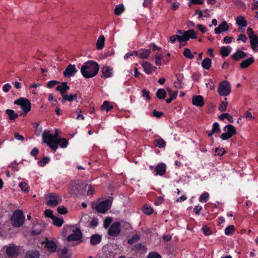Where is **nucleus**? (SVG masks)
<instances>
[{"label":"nucleus","instance_id":"1","mask_svg":"<svg viewBox=\"0 0 258 258\" xmlns=\"http://www.w3.org/2000/svg\"><path fill=\"white\" fill-rule=\"evenodd\" d=\"M99 69V65L97 62L89 60L82 65L81 68V73L85 78H91L97 74Z\"/></svg>","mask_w":258,"mask_h":258},{"label":"nucleus","instance_id":"2","mask_svg":"<svg viewBox=\"0 0 258 258\" xmlns=\"http://www.w3.org/2000/svg\"><path fill=\"white\" fill-rule=\"evenodd\" d=\"M43 142L46 143L52 150L55 152L58 148L56 144L57 134L53 135L50 131H44L42 134Z\"/></svg>","mask_w":258,"mask_h":258},{"label":"nucleus","instance_id":"3","mask_svg":"<svg viewBox=\"0 0 258 258\" xmlns=\"http://www.w3.org/2000/svg\"><path fill=\"white\" fill-rule=\"evenodd\" d=\"M87 186H84L82 182L79 180H74L71 182L69 186V192L70 195L75 196L84 194L86 190Z\"/></svg>","mask_w":258,"mask_h":258},{"label":"nucleus","instance_id":"4","mask_svg":"<svg viewBox=\"0 0 258 258\" xmlns=\"http://www.w3.org/2000/svg\"><path fill=\"white\" fill-rule=\"evenodd\" d=\"M25 221V217L23 212L20 210H16L11 217V223L13 226L19 227L21 226Z\"/></svg>","mask_w":258,"mask_h":258},{"label":"nucleus","instance_id":"5","mask_svg":"<svg viewBox=\"0 0 258 258\" xmlns=\"http://www.w3.org/2000/svg\"><path fill=\"white\" fill-rule=\"evenodd\" d=\"M14 104L20 105L23 109V112L21 113V115L25 116L31 108V103L26 98H21L16 100L15 101Z\"/></svg>","mask_w":258,"mask_h":258},{"label":"nucleus","instance_id":"6","mask_svg":"<svg viewBox=\"0 0 258 258\" xmlns=\"http://www.w3.org/2000/svg\"><path fill=\"white\" fill-rule=\"evenodd\" d=\"M224 133L221 135L220 138L222 140H227L230 139L236 133L235 128L231 124L226 125L223 128Z\"/></svg>","mask_w":258,"mask_h":258},{"label":"nucleus","instance_id":"7","mask_svg":"<svg viewBox=\"0 0 258 258\" xmlns=\"http://www.w3.org/2000/svg\"><path fill=\"white\" fill-rule=\"evenodd\" d=\"M218 93L220 96H226L231 93V86L227 81L221 82L218 88Z\"/></svg>","mask_w":258,"mask_h":258},{"label":"nucleus","instance_id":"8","mask_svg":"<svg viewBox=\"0 0 258 258\" xmlns=\"http://www.w3.org/2000/svg\"><path fill=\"white\" fill-rule=\"evenodd\" d=\"M6 251L7 255L11 258L17 256L20 250V247L16 246L14 244H11L6 246Z\"/></svg>","mask_w":258,"mask_h":258},{"label":"nucleus","instance_id":"9","mask_svg":"<svg viewBox=\"0 0 258 258\" xmlns=\"http://www.w3.org/2000/svg\"><path fill=\"white\" fill-rule=\"evenodd\" d=\"M111 203L109 199L103 201L96 205L95 209L99 213H105L109 208Z\"/></svg>","mask_w":258,"mask_h":258},{"label":"nucleus","instance_id":"10","mask_svg":"<svg viewBox=\"0 0 258 258\" xmlns=\"http://www.w3.org/2000/svg\"><path fill=\"white\" fill-rule=\"evenodd\" d=\"M61 198L55 194H50L48 195L47 205L50 207H55L61 201Z\"/></svg>","mask_w":258,"mask_h":258},{"label":"nucleus","instance_id":"11","mask_svg":"<svg viewBox=\"0 0 258 258\" xmlns=\"http://www.w3.org/2000/svg\"><path fill=\"white\" fill-rule=\"evenodd\" d=\"M120 232V223L115 222L112 223L108 230V234L111 236H116Z\"/></svg>","mask_w":258,"mask_h":258},{"label":"nucleus","instance_id":"12","mask_svg":"<svg viewBox=\"0 0 258 258\" xmlns=\"http://www.w3.org/2000/svg\"><path fill=\"white\" fill-rule=\"evenodd\" d=\"M196 33L192 30L190 29L186 31H184L182 35H179V42L180 43L182 42H185L188 40L190 38H196Z\"/></svg>","mask_w":258,"mask_h":258},{"label":"nucleus","instance_id":"13","mask_svg":"<svg viewBox=\"0 0 258 258\" xmlns=\"http://www.w3.org/2000/svg\"><path fill=\"white\" fill-rule=\"evenodd\" d=\"M78 72L75 64H70L63 72V76L66 78H70L75 76Z\"/></svg>","mask_w":258,"mask_h":258},{"label":"nucleus","instance_id":"14","mask_svg":"<svg viewBox=\"0 0 258 258\" xmlns=\"http://www.w3.org/2000/svg\"><path fill=\"white\" fill-rule=\"evenodd\" d=\"M81 238V232L80 229L77 228L73 230L72 234L67 237V239L68 241H76L79 240Z\"/></svg>","mask_w":258,"mask_h":258},{"label":"nucleus","instance_id":"15","mask_svg":"<svg viewBox=\"0 0 258 258\" xmlns=\"http://www.w3.org/2000/svg\"><path fill=\"white\" fill-rule=\"evenodd\" d=\"M166 171V166L165 163L161 162L158 163L154 170V175L155 176H163L165 174Z\"/></svg>","mask_w":258,"mask_h":258},{"label":"nucleus","instance_id":"16","mask_svg":"<svg viewBox=\"0 0 258 258\" xmlns=\"http://www.w3.org/2000/svg\"><path fill=\"white\" fill-rule=\"evenodd\" d=\"M44 244L45 247L49 252L53 253L56 251L57 245L54 241L46 239L44 241Z\"/></svg>","mask_w":258,"mask_h":258},{"label":"nucleus","instance_id":"17","mask_svg":"<svg viewBox=\"0 0 258 258\" xmlns=\"http://www.w3.org/2000/svg\"><path fill=\"white\" fill-rule=\"evenodd\" d=\"M151 51L149 49L141 48L136 50V56L142 59H147L150 55Z\"/></svg>","mask_w":258,"mask_h":258},{"label":"nucleus","instance_id":"18","mask_svg":"<svg viewBox=\"0 0 258 258\" xmlns=\"http://www.w3.org/2000/svg\"><path fill=\"white\" fill-rule=\"evenodd\" d=\"M141 65L143 67L145 73L147 74H151L154 69L156 68V67L153 66L151 63L146 61H142Z\"/></svg>","mask_w":258,"mask_h":258},{"label":"nucleus","instance_id":"19","mask_svg":"<svg viewBox=\"0 0 258 258\" xmlns=\"http://www.w3.org/2000/svg\"><path fill=\"white\" fill-rule=\"evenodd\" d=\"M102 75L101 77L102 78H110L112 76L113 71L112 69L108 66H104L101 69Z\"/></svg>","mask_w":258,"mask_h":258},{"label":"nucleus","instance_id":"20","mask_svg":"<svg viewBox=\"0 0 258 258\" xmlns=\"http://www.w3.org/2000/svg\"><path fill=\"white\" fill-rule=\"evenodd\" d=\"M229 29V26L225 21H223L218 27L214 30L216 34H220L224 31H226Z\"/></svg>","mask_w":258,"mask_h":258},{"label":"nucleus","instance_id":"21","mask_svg":"<svg viewBox=\"0 0 258 258\" xmlns=\"http://www.w3.org/2000/svg\"><path fill=\"white\" fill-rule=\"evenodd\" d=\"M192 104L198 107H202L204 104L203 97L201 95L194 96L192 99Z\"/></svg>","mask_w":258,"mask_h":258},{"label":"nucleus","instance_id":"22","mask_svg":"<svg viewBox=\"0 0 258 258\" xmlns=\"http://www.w3.org/2000/svg\"><path fill=\"white\" fill-rule=\"evenodd\" d=\"M69 89L70 87L68 85L67 83L63 82L56 87V90L60 92L61 97H62V95H65L66 93Z\"/></svg>","mask_w":258,"mask_h":258},{"label":"nucleus","instance_id":"23","mask_svg":"<svg viewBox=\"0 0 258 258\" xmlns=\"http://www.w3.org/2000/svg\"><path fill=\"white\" fill-rule=\"evenodd\" d=\"M254 61V59L253 57H249L247 59H246L240 63V68L241 69H245L248 67L250 64H251Z\"/></svg>","mask_w":258,"mask_h":258},{"label":"nucleus","instance_id":"24","mask_svg":"<svg viewBox=\"0 0 258 258\" xmlns=\"http://www.w3.org/2000/svg\"><path fill=\"white\" fill-rule=\"evenodd\" d=\"M250 43L251 48L254 51L258 50V37H250Z\"/></svg>","mask_w":258,"mask_h":258},{"label":"nucleus","instance_id":"25","mask_svg":"<svg viewBox=\"0 0 258 258\" xmlns=\"http://www.w3.org/2000/svg\"><path fill=\"white\" fill-rule=\"evenodd\" d=\"M58 255L59 258H71V254L68 252V249L63 247L58 250Z\"/></svg>","mask_w":258,"mask_h":258},{"label":"nucleus","instance_id":"26","mask_svg":"<svg viewBox=\"0 0 258 258\" xmlns=\"http://www.w3.org/2000/svg\"><path fill=\"white\" fill-rule=\"evenodd\" d=\"M102 237L99 234H93L90 237V243L95 245L99 243L101 240Z\"/></svg>","mask_w":258,"mask_h":258},{"label":"nucleus","instance_id":"27","mask_svg":"<svg viewBox=\"0 0 258 258\" xmlns=\"http://www.w3.org/2000/svg\"><path fill=\"white\" fill-rule=\"evenodd\" d=\"M236 24L241 27H246L247 25L246 21L245 20L244 17L239 16L236 19Z\"/></svg>","mask_w":258,"mask_h":258},{"label":"nucleus","instance_id":"28","mask_svg":"<svg viewBox=\"0 0 258 258\" xmlns=\"http://www.w3.org/2000/svg\"><path fill=\"white\" fill-rule=\"evenodd\" d=\"M246 56V54L244 51L237 50L232 55V58L235 60H238Z\"/></svg>","mask_w":258,"mask_h":258},{"label":"nucleus","instance_id":"29","mask_svg":"<svg viewBox=\"0 0 258 258\" xmlns=\"http://www.w3.org/2000/svg\"><path fill=\"white\" fill-rule=\"evenodd\" d=\"M24 258H39V253L37 250H28L26 253Z\"/></svg>","mask_w":258,"mask_h":258},{"label":"nucleus","instance_id":"30","mask_svg":"<svg viewBox=\"0 0 258 258\" xmlns=\"http://www.w3.org/2000/svg\"><path fill=\"white\" fill-rule=\"evenodd\" d=\"M113 105L108 101H105L101 106V109L106 112L110 111L113 108Z\"/></svg>","mask_w":258,"mask_h":258},{"label":"nucleus","instance_id":"31","mask_svg":"<svg viewBox=\"0 0 258 258\" xmlns=\"http://www.w3.org/2000/svg\"><path fill=\"white\" fill-rule=\"evenodd\" d=\"M105 37L103 35H100L98 38L96 42V47L97 49H102L104 46Z\"/></svg>","mask_w":258,"mask_h":258},{"label":"nucleus","instance_id":"32","mask_svg":"<svg viewBox=\"0 0 258 258\" xmlns=\"http://www.w3.org/2000/svg\"><path fill=\"white\" fill-rule=\"evenodd\" d=\"M231 47L230 46H222L220 49V54L223 57L227 56L230 53Z\"/></svg>","mask_w":258,"mask_h":258},{"label":"nucleus","instance_id":"33","mask_svg":"<svg viewBox=\"0 0 258 258\" xmlns=\"http://www.w3.org/2000/svg\"><path fill=\"white\" fill-rule=\"evenodd\" d=\"M6 113L8 115L9 119L11 120H15L19 116L18 114L15 113V111L12 109H7L6 110Z\"/></svg>","mask_w":258,"mask_h":258},{"label":"nucleus","instance_id":"34","mask_svg":"<svg viewBox=\"0 0 258 258\" xmlns=\"http://www.w3.org/2000/svg\"><path fill=\"white\" fill-rule=\"evenodd\" d=\"M62 99L63 101H68L69 102H72L74 100H76L77 99V95L74 94H65L62 95Z\"/></svg>","mask_w":258,"mask_h":258},{"label":"nucleus","instance_id":"35","mask_svg":"<svg viewBox=\"0 0 258 258\" xmlns=\"http://www.w3.org/2000/svg\"><path fill=\"white\" fill-rule=\"evenodd\" d=\"M211 60L208 57L204 58L202 62V67L206 70H209L211 67Z\"/></svg>","mask_w":258,"mask_h":258},{"label":"nucleus","instance_id":"36","mask_svg":"<svg viewBox=\"0 0 258 258\" xmlns=\"http://www.w3.org/2000/svg\"><path fill=\"white\" fill-rule=\"evenodd\" d=\"M143 212L146 215H151L153 213V208L150 205L145 204L143 207Z\"/></svg>","mask_w":258,"mask_h":258},{"label":"nucleus","instance_id":"37","mask_svg":"<svg viewBox=\"0 0 258 258\" xmlns=\"http://www.w3.org/2000/svg\"><path fill=\"white\" fill-rule=\"evenodd\" d=\"M56 144L61 148H65L68 145V141L65 138H60L56 140Z\"/></svg>","mask_w":258,"mask_h":258},{"label":"nucleus","instance_id":"38","mask_svg":"<svg viewBox=\"0 0 258 258\" xmlns=\"http://www.w3.org/2000/svg\"><path fill=\"white\" fill-rule=\"evenodd\" d=\"M154 144L156 147L160 148H164L166 143L163 139H158L154 141Z\"/></svg>","mask_w":258,"mask_h":258},{"label":"nucleus","instance_id":"39","mask_svg":"<svg viewBox=\"0 0 258 258\" xmlns=\"http://www.w3.org/2000/svg\"><path fill=\"white\" fill-rule=\"evenodd\" d=\"M156 96L159 99H164L166 96V92L164 89H159L156 92Z\"/></svg>","mask_w":258,"mask_h":258},{"label":"nucleus","instance_id":"40","mask_svg":"<svg viewBox=\"0 0 258 258\" xmlns=\"http://www.w3.org/2000/svg\"><path fill=\"white\" fill-rule=\"evenodd\" d=\"M183 54L185 58L191 59L194 58V55L189 48H185L183 52Z\"/></svg>","mask_w":258,"mask_h":258},{"label":"nucleus","instance_id":"41","mask_svg":"<svg viewBox=\"0 0 258 258\" xmlns=\"http://www.w3.org/2000/svg\"><path fill=\"white\" fill-rule=\"evenodd\" d=\"M219 118L221 120H223L224 119L226 118V119H227L228 120V121L230 122H233V117L230 114L227 113H225L221 114L219 116Z\"/></svg>","mask_w":258,"mask_h":258},{"label":"nucleus","instance_id":"42","mask_svg":"<svg viewBox=\"0 0 258 258\" xmlns=\"http://www.w3.org/2000/svg\"><path fill=\"white\" fill-rule=\"evenodd\" d=\"M52 223L58 227H60L63 223V220L62 218H58L54 217L52 219Z\"/></svg>","mask_w":258,"mask_h":258},{"label":"nucleus","instance_id":"43","mask_svg":"<svg viewBox=\"0 0 258 258\" xmlns=\"http://www.w3.org/2000/svg\"><path fill=\"white\" fill-rule=\"evenodd\" d=\"M124 10V8L123 5H118L115 7L114 9V13L116 15H120Z\"/></svg>","mask_w":258,"mask_h":258},{"label":"nucleus","instance_id":"44","mask_svg":"<svg viewBox=\"0 0 258 258\" xmlns=\"http://www.w3.org/2000/svg\"><path fill=\"white\" fill-rule=\"evenodd\" d=\"M19 186L21 189L24 191V192H29V186L27 183L26 182L22 181L19 183Z\"/></svg>","mask_w":258,"mask_h":258},{"label":"nucleus","instance_id":"45","mask_svg":"<svg viewBox=\"0 0 258 258\" xmlns=\"http://www.w3.org/2000/svg\"><path fill=\"white\" fill-rule=\"evenodd\" d=\"M235 228L234 225H231L225 229V234L227 235H231L234 232Z\"/></svg>","mask_w":258,"mask_h":258},{"label":"nucleus","instance_id":"46","mask_svg":"<svg viewBox=\"0 0 258 258\" xmlns=\"http://www.w3.org/2000/svg\"><path fill=\"white\" fill-rule=\"evenodd\" d=\"M209 198V194L208 192H205L201 195L199 200L200 202L205 203L208 201Z\"/></svg>","mask_w":258,"mask_h":258},{"label":"nucleus","instance_id":"47","mask_svg":"<svg viewBox=\"0 0 258 258\" xmlns=\"http://www.w3.org/2000/svg\"><path fill=\"white\" fill-rule=\"evenodd\" d=\"M50 161V158L48 157L43 158L41 160L38 161V165L41 167L44 166Z\"/></svg>","mask_w":258,"mask_h":258},{"label":"nucleus","instance_id":"48","mask_svg":"<svg viewBox=\"0 0 258 258\" xmlns=\"http://www.w3.org/2000/svg\"><path fill=\"white\" fill-rule=\"evenodd\" d=\"M163 57V56L162 54L157 53L155 56V64L157 65H161V60H162Z\"/></svg>","mask_w":258,"mask_h":258},{"label":"nucleus","instance_id":"49","mask_svg":"<svg viewBox=\"0 0 258 258\" xmlns=\"http://www.w3.org/2000/svg\"><path fill=\"white\" fill-rule=\"evenodd\" d=\"M243 117H244L248 121H251L254 119V117L252 116L251 112H250L249 111H246L244 113Z\"/></svg>","mask_w":258,"mask_h":258},{"label":"nucleus","instance_id":"50","mask_svg":"<svg viewBox=\"0 0 258 258\" xmlns=\"http://www.w3.org/2000/svg\"><path fill=\"white\" fill-rule=\"evenodd\" d=\"M140 238V237L139 235H134L133 236L132 238L128 240L127 242L129 244H133L139 240Z\"/></svg>","mask_w":258,"mask_h":258},{"label":"nucleus","instance_id":"51","mask_svg":"<svg viewBox=\"0 0 258 258\" xmlns=\"http://www.w3.org/2000/svg\"><path fill=\"white\" fill-rule=\"evenodd\" d=\"M167 90L168 92L170 97L173 100L175 99L177 96L178 91H173L170 88H167Z\"/></svg>","mask_w":258,"mask_h":258},{"label":"nucleus","instance_id":"52","mask_svg":"<svg viewBox=\"0 0 258 258\" xmlns=\"http://www.w3.org/2000/svg\"><path fill=\"white\" fill-rule=\"evenodd\" d=\"M112 219L110 217H107L105 219L103 222V227L104 228L107 229L109 227L110 225Z\"/></svg>","mask_w":258,"mask_h":258},{"label":"nucleus","instance_id":"53","mask_svg":"<svg viewBox=\"0 0 258 258\" xmlns=\"http://www.w3.org/2000/svg\"><path fill=\"white\" fill-rule=\"evenodd\" d=\"M44 214L46 217L50 218L51 219L55 217L53 214L52 211L50 209H46L44 211Z\"/></svg>","mask_w":258,"mask_h":258},{"label":"nucleus","instance_id":"54","mask_svg":"<svg viewBox=\"0 0 258 258\" xmlns=\"http://www.w3.org/2000/svg\"><path fill=\"white\" fill-rule=\"evenodd\" d=\"M147 258H161V256L157 252L153 251L149 253Z\"/></svg>","mask_w":258,"mask_h":258},{"label":"nucleus","instance_id":"55","mask_svg":"<svg viewBox=\"0 0 258 258\" xmlns=\"http://www.w3.org/2000/svg\"><path fill=\"white\" fill-rule=\"evenodd\" d=\"M57 211L59 214H65L68 212L67 208L64 206H60L57 208Z\"/></svg>","mask_w":258,"mask_h":258},{"label":"nucleus","instance_id":"56","mask_svg":"<svg viewBox=\"0 0 258 258\" xmlns=\"http://www.w3.org/2000/svg\"><path fill=\"white\" fill-rule=\"evenodd\" d=\"M227 102L223 101L220 104V105L219 107V110L221 111H225L227 108Z\"/></svg>","mask_w":258,"mask_h":258},{"label":"nucleus","instance_id":"57","mask_svg":"<svg viewBox=\"0 0 258 258\" xmlns=\"http://www.w3.org/2000/svg\"><path fill=\"white\" fill-rule=\"evenodd\" d=\"M134 55H136V50L129 51L126 54H125V55H124V59H127L131 56H132Z\"/></svg>","mask_w":258,"mask_h":258},{"label":"nucleus","instance_id":"58","mask_svg":"<svg viewBox=\"0 0 258 258\" xmlns=\"http://www.w3.org/2000/svg\"><path fill=\"white\" fill-rule=\"evenodd\" d=\"M58 84V82L55 80H52L48 82L47 84V87L48 88H51L54 87L55 85Z\"/></svg>","mask_w":258,"mask_h":258},{"label":"nucleus","instance_id":"59","mask_svg":"<svg viewBox=\"0 0 258 258\" xmlns=\"http://www.w3.org/2000/svg\"><path fill=\"white\" fill-rule=\"evenodd\" d=\"M142 96L144 97H145L147 100H149L150 99L149 92L146 89H144L142 91Z\"/></svg>","mask_w":258,"mask_h":258},{"label":"nucleus","instance_id":"60","mask_svg":"<svg viewBox=\"0 0 258 258\" xmlns=\"http://www.w3.org/2000/svg\"><path fill=\"white\" fill-rule=\"evenodd\" d=\"M98 219L97 218H94L92 219L90 222V225L91 227H96L98 225Z\"/></svg>","mask_w":258,"mask_h":258},{"label":"nucleus","instance_id":"61","mask_svg":"<svg viewBox=\"0 0 258 258\" xmlns=\"http://www.w3.org/2000/svg\"><path fill=\"white\" fill-rule=\"evenodd\" d=\"M11 88L12 87L10 84L8 83L3 86L2 89L5 93H7L10 91Z\"/></svg>","mask_w":258,"mask_h":258},{"label":"nucleus","instance_id":"62","mask_svg":"<svg viewBox=\"0 0 258 258\" xmlns=\"http://www.w3.org/2000/svg\"><path fill=\"white\" fill-rule=\"evenodd\" d=\"M215 133L219 132L220 131L219 125L217 122H214L212 129Z\"/></svg>","mask_w":258,"mask_h":258},{"label":"nucleus","instance_id":"63","mask_svg":"<svg viewBox=\"0 0 258 258\" xmlns=\"http://www.w3.org/2000/svg\"><path fill=\"white\" fill-rule=\"evenodd\" d=\"M153 114L154 117L160 118L163 115V113L161 111H158L156 110H154L153 111Z\"/></svg>","mask_w":258,"mask_h":258},{"label":"nucleus","instance_id":"64","mask_svg":"<svg viewBox=\"0 0 258 258\" xmlns=\"http://www.w3.org/2000/svg\"><path fill=\"white\" fill-rule=\"evenodd\" d=\"M225 152V151L223 148H216L215 149V153L219 156H222Z\"/></svg>","mask_w":258,"mask_h":258}]
</instances>
